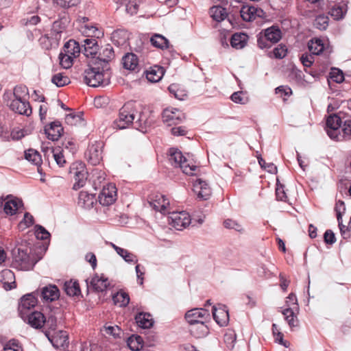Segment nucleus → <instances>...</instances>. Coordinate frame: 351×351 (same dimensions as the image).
Returning a JSON list of instances; mask_svg holds the SVG:
<instances>
[{
	"label": "nucleus",
	"mask_w": 351,
	"mask_h": 351,
	"mask_svg": "<svg viewBox=\"0 0 351 351\" xmlns=\"http://www.w3.org/2000/svg\"><path fill=\"white\" fill-rule=\"evenodd\" d=\"M12 256L13 267L23 271L32 269L42 258L34 254L32 247L26 243H21L14 247L12 251Z\"/></svg>",
	"instance_id": "nucleus-1"
},
{
	"label": "nucleus",
	"mask_w": 351,
	"mask_h": 351,
	"mask_svg": "<svg viewBox=\"0 0 351 351\" xmlns=\"http://www.w3.org/2000/svg\"><path fill=\"white\" fill-rule=\"evenodd\" d=\"M137 116L138 119L134 123L136 127H142V122L145 125L146 123L143 119V115L138 114L135 109L134 103L128 102L120 109L119 117L114 121V126L119 129H125L134 122Z\"/></svg>",
	"instance_id": "nucleus-2"
},
{
	"label": "nucleus",
	"mask_w": 351,
	"mask_h": 351,
	"mask_svg": "<svg viewBox=\"0 0 351 351\" xmlns=\"http://www.w3.org/2000/svg\"><path fill=\"white\" fill-rule=\"evenodd\" d=\"M84 79L85 83L90 86H105L110 83V73L108 69L97 66V62H90L84 71Z\"/></svg>",
	"instance_id": "nucleus-3"
},
{
	"label": "nucleus",
	"mask_w": 351,
	"mask_h": 351,
	"mask_svg": "<svg viewBox=\"0 0 351 351\" xmlns=\"http://www.w3.org/2000/svg\"><path fill=\"white\" fill-rule=\"evenodd\" d=\"M169 160L173 166L180 168L182 172L186 175L193 176L195 174L198 167L194 164L193 160L190 158L189 154L188 157H186L180 150L173 147L169 149Z\"/></svg>",
	"instance_id": "nucleus-4"
},
{
	"label": "nucleus",
	"mask_w": 351,
	"mask_h": 351,
	"mask_svg": "<svg viewBox=\"0 0 351 351\" xmlns=\"http://www.w3.org/2000/svg\"><path fill=\"white\" fill-rule=\"evenodd\" d=\"M3 99L6 105L13 112L19 114L29 116L32 114V108L27 100L12 99L11 93H5Z\"/></svg>",
	"instance_id": "nucleus-5"
},
{
	"label": "nucleus",
	"mask_w": 351,
	"mask_h": 351,
	"mask_svg": "<svg viewBox=\"0 0 351 351\" xmlns=\"http://www.w3.org/2000/svg\"><path fill=\"white\" fill-rule=\"evenodd\" d=\"M70 173L73 176L75 183L73 189L77 190L82 187L87 180V171L84 164L75 162L70 169Z\"/></svg>",
	"instance_id": "nucleus-6"
},
{
	"label": "nucleus",
	"mask_w": 351,
	"mask_h": 351,
	"mask_svg": "<svg viewBox=\"0 0 351 351\" xmlns=\"http://www.w3.org/2000/svg\"><path fill=\"white\" fill-rule=\"evenodd\" d=\"M169 223L178 230L186 228L191 223V218L186 211L172 212L170 213Z\"/></svg>",
	"instance_id": "nucleus-7"
},
{
	"label": "nucleus",
	"mask_w": 351,
	"mask_h": 351,
	"mask_svg": "<svg viewBox=\"0 0 351 351\" xmlns=\"http://www.w3.org/2000/svg\"><path fill=\"white\" fill-rule=\"evenodd\" d=\"M308 48L309 51L313 55L323 53L324 56H328L332 51L329 47L328 40L326 38H312L308 43Z\"/></svg>",
	"instance_id": "nucleus-8"
},
{
	"label": "nucleus",
	"mask_w": 351,
	"mask_h": 351,
	"mask_svg": "<svg viewBox=\"0 0 351 351\" xmlns=\"http://www.w3.org/2000/svg\"><path fill=\"white\" fill-rule=\"evenodd\" d=\"M117 188L114 184L109 183L103 186L98 196L99 203L105 206L112 204L117 199Z\"/></svg>",
	"instance_id": "nucleus-9"
},
{
	"label": "nucleus",
	"mask_w": 351,
	"mask_h": 351,
	"mask_svg": "<svg viewBox=\"0 0 351 351\" xmlns=\"http://www.w3.org/2000/svg\"><path fill=\"white\" fill-rule=\"evenodd\" d=\"M149 205L156 211L167 214L170 210L169 200L161 193L152 195L149 201Z\"/></svg>",
	"instance_id": "nucleus-10"
},
{
	"label": "nucleus",
	"mask_w": 351,
	"mask_h": 351,
	"mask_svg": "<svg viewBox=\"0 0 351 351\" xmlns=\"http://www.w3.org/2000/svg\"><path fill=\"white\" fill-rule=\"evenodd\" d=\"M208 317V311L202 308L191 309L185 314V319L190 325L205 322Z\"/></svg>",
	"instance_id": "nucleus-11"
},
{
	"label": "nucleus",
	"mask_w": 351,
	"mask_h": 351,
	"mask_svg": "<svg viewBox=\"0 0 351 351\" xmlns=\"http://www.w3.org/2000/svg\"><path fill=\"white\" fill-rule=\"evenodd\" d=\"M341 120L337 114L330 115L326 120V132L330 138L341 141L339 130L341 128Z\"/></svg>",
	"instance_id": "nucleus-12"
},
{
	"label": "nucleus",
	"mask_w": 351,
	"mask_h": 351,
	"mask_svg": "<svg viewBox=\"0 0 351 351\" xmlns=\"http://www.w3.org/2000/svg\"><path fill=\"white\" fill-rule=\"evenodd\" d=\"M103 143L95 142L90 144L86 152V157L93 165H98L102 159Z\"/></svg>",
	"instance_id": "nucleus-13"
},
{
	"label": "nucleus",
	"mask_w": 351,
	"mask_h": 351,
	"mask_svg": "<svg viewBox=\"0 0 351 351\" xmlns=\"http://www.w3.org/2000/svg\"><path fill=\"white\" fill-rule=\"evenodd\" d=\"M184 119V114L177 108H167L163 110L162 120L169 125L178 124Z\"/></svg>",
	"instance_id": "nucleus-14"
},
{
	"label": "nucleus",
	"mask_w": 351,
	"mask_h": 351,
	"mask_svg": "<svg viewBox=\"0 0 351 351\" xmlns=\"http://www.w3.org/2000/svg\"><path fill=\"white\" fill-rule=\"evenodd\" d=\"M213 316L215 321L220 326H225L229 322V314L227 307L222 304L213 307Z\"/></svg>",
	"instance_id": "nucleus-15"
},
{
	"label": "nucleus",
	"mask_w": 351,
	"mask_h": 351,
	"mask_svg": "<svg viewBox=\"0 0 351 351\" xmlns=\"http://www.w3.org/2000/svg\"><path fill=\"white\" fill-rule=\"evenodd\" d=\"M45 335L53 346L56 348L66 346L69 344L68 334L66 331L60 330L53 335L49 331H45Z\"/></svg>",
	"instance_id": "nucleus-16"
},
{
	"label": "nucleus",
	"mask_w": 351,
	"mask_h": 351,
	"mask_svg": "<svg viewBox=\"0 0 351 351\" xmlns=\"http://www.w3.org/2000/svg\"><path fill=\"white\" fill-rule=\"evenodd\" d=\"M240 14L244 21H252L258 17H263L264 12L261 8L254 6L243 5L241 9Z\"/></svg>",
	"instance_id": "nucleus-17"
},
{
	"label": "nucleus",
	"mask_w": 351,
	"mask_h": 351,
	"mask_svg": "<svg viewBox=\"0 0 351 351\" xmlns=\"http://www.w3.org/2000/svg\"><path fill=\"white\" fill-rule=\"evenodd\" d=\"M193 191L199 199L206 200L211 195V189L208 183L202 179H197L193 183Z\"/></svg>",
	"instance_id": "nucleus-18"
},
{
	"label": "nucleus",
	"mask_w": 351,
	"mask_h": 351,
	"mask_svg": "<svg viewBox=\"0 0 351 351\" xmlns=\"http://www.w3.org/2000/svg\"><path fill=\"white\" fill-rule=\"evenodd\" d=\"M37 302L36 298L32 293L27 294L21 299L19 311L22 318H24L28 310L36 306Z\"/></svg>",
	"instance_id": "nucleus-19"
},
{
	"label": "nucleus",
	"mask_w": 351,
	"mask_h": 351,
	"mask_svg": "<svg viewBox=\"0 0 351 351\" xmlns=\"http://www.w3.org/2000/svg\"><path fill=\"white\" fill-rule=\"evenodd\" d=\"M82 53L87 58H95L99 51V45L95 38H86L83 41Z\"/></svg>",
	"instance_id": "nucleus-20"
},
{
	"label": "nucleus",
	"mask_w": 351,
	"mask_h": 351,
	"mask_svg": "<svg viewBox=\"0 0 351 351\" xmlns=\"http://www.w3.org/2000/svg\"><path fill=\"white\" fill-rule=\"evenodd\" d=\"M23 319L34 328H41L45 321V317L39 311H34L29 315L26 314Z\"/></svg>",
	"instance_id": "nucleus-21"
},
{
	"label": "nucleus",
	"mask_w": 351,
	"mask_h": 351,
	"mask_svg": "<svg viewBox=\"0 0 351 351\" xmlns=\"http://www.w3.org/2000/svg\"><path fill=\"white\" fill-rule=\"evenodd\" d=\"M41 297L45 302H53L59 298L60 291L56 285H49L42 289Z\"/></svg>",
	"instance_id": "nucleus-22"
},
{
	"label": "nucleus",
	"mask_w": 351,
	"mask_h": 351,
	"mask_svg": "<svg viewBox=\"0 0 351 351\" xmlns=\"http://www.w3.org/2000/svg\"><path fill=\"white\" fill-rule=\"evenodd\" d=\"M0 281L7 291L16 287L15 276L10 269H4L1 272Z\"/></svg>",
	"instance_id": "nucleus-23"
},
{
	"label": "nucleus",
	"mask_w": 351,
	"mask_h": 351,
	"mask_svg": "<svg viewBox=\"0 0 351 351\" xmlns=\"http://www.w3.org/2000/svg\"><path fill=\"white\" fill-rule=\"evenodd\" d=\"M108 244L111 246L115 250L117 254H119L126 263L130 264L137 263L138 258L134 254L130 252L126 249L116 245L112 242H109Z\"/></svg>",
	"instance_id": "nucleus-24"
},
{
	"label": "nucleus",
	"mask_w": 351,
	"mask_h": 351,
	"mask_svg": "<svg viewBox=\"0 0 351 351\" xmlns=\"http://www.w3.org/2000/svg\"><path fill=\"white\" fill-rule=\"evenodd\" d=\"M45 134L49 140L58 141L61 136L63 128L58 121L52 122L49 128L45 129Z\"/></svg>",
	"instance_id": "nucleus-25"
},
{
	"label": "nucleus",
	"mask_w": 351,
	"mask_h": 351,
	"mask_svg": "<svg viewBox=\"0 0 351 351\" xmlns=\"http://www.w3.org/2000/svg\"><path fill=\"white\" fill-rule=\"evenodd\" d=\"M123 66L125 69L136 71L138 68V58L133 53L125 54L122 58Z\"/></svg>",
	"instance_id": "nucleus-26"
},
{
	"label": "nucleus",
	"mask_w": 351,
	"mask_h": 351,
	"mask_svg": "<svg viewBox=\"0 0 351 351\" xmlns=\"http://www.w3.org/2000/svg\"><path fill=\"white\" fill-rule=\"evenodd\" d=\"M90 283L93 289L97 291H104L110 286L108 279L103 275H95L92 278Z\"/></svg>",
	"instance_id": "nucleus-27"
},
{
	"label": "nucleus",
	"mask_w": 351,
	"mask_h": 351,
	"mask_svg": "<svg viewBox=\"0 0 351 351\" xmlns=\"http://www.w3.org/2000/svg\"><path fill=\"white\" fill-rule=\"evenodd\" d=\"M264 34L265 39L271 44L278 43L281 37V31L277 26H271L265 29Z\"/></svg>",
	"instance_id": "nucleus-28"
},
{
	"label": "nucleus",
	"mask_w": 351,
	"mask_h": 351,
	"mask_svg": "<svg viewBox=\"0 0 351 351\" xmlns=\"http://www.w3.org/2000/svg\"><path fill=\"white\" fill-rule=\"evenodd\" d=\"M95 199L93 195L82 191L79 193L77 204L84 208L89 209L93 207Z\"/></svg>",
	"instance_id": "nucleus-29"
},
{
	"label": "nucleus",
	"mask_w": 351,
	"mask_h": 351,
	"mask_svg": "<svg viewBox=\"0 0 351 351\" xmlns=\"http://www.w3.org/2000/svg\"><path fill=\"white\" fill-rule=\"evenodd\" d=\"M81 31L86 37H90V38H99L104 35L102 31L92 23L82 25Z\"/></svg>",
	"instance_id": "nucleus-30"
},
{
	"label": "nucleus",
	"mask_w": 351,
	"mask_h": 351,
	"mask_svg": "<svg viewBox=\"0 0 351 351\" xmlns=\"http://www.w3.org/2000/svg\"><path fill=\"white\" fill-rule=\"evenodd\" d=\"M247 40L248 36L246 34L236 33L232 36L230 44L233 48L240 49L246 45Z\"/></svg>",
	"instance_id": "nucleus-31"
},
{
	"label": "nucleus",
	"mask_w": 351,
	"mask_h": 351,
	"mask_svg": "<svg viewBox=\"0 0 351 351\" xmlns=\"http://www.w3.org/2000/svg\"><path fill=\"white\" fill-rule=\"evenodd\" d=\"M299 309L293 308H285L281 312L285 316V319L287 324L291 328H293L298 326V320L297 318V314Z\"/></svg>",
	"instance_id": "nucleus-32"
},
{
	"label": "nucleus",
	"mask_w": 351,
	"mask_h": 351,
	"mask_svg": "<svg viewBox=\"0 0 351 351\" xmlns=\"http://www.w3.org/2000/svg\"><path fill=\"white\" fill-rule=\"evenodd\" d=\"M164 75V70L162 67L154 66L146 71V77L151 82H158Z\"/></svg>",
	"instance_id": "nucleus-33"
},
{
	"label": "nucleus",
	"mask_w": 351,
	"mask_h": 351,
	"mask_svg": "<svg viewBox=\"0 0 351 351\" xmlns=\"http://www.w3.org/2000/svg\"><path fill=\"white\" fill-rule=\"evenodd\" d=\"M22 201L18 198L11 199L5 202L3 205L4 212L12 215L16 213V210L22 206Z\"/></svg>",
	"instance_id": "nucleus-34"
},
{
	"label": "nucleus",
	"mask_w": 351,
	"mask_h": 351,
	"mask_svg": "<svg viewBox=\"0 0 351 351\" xmlns=\"http://www.w3.org/2000/svg\"><path fill=\"white\" fill-rule=\"evenodd\" d=\"M62 51L74 58L80 54L82 51V49L77 42L73 40H70L65 43Z\"/></svg>",
	"instance_id": "nucleus-35"
},
{
	"label": "nucleus",
	"mask_w": 351,
	"mask_h": 351,
	"mask_svg": "<svg viewBox=\"0 0 351 351\" xmlns=\"http://www.w3.org/2000/svg\"><path fill=\"white\" fill-rule=\"evenodd\" d=\"M152 45L160 49H166L169 47V42L167 38L161 34H155L150 38Z\"/></svg>",
	"instance_id": "nucleus-36"
},
{
	"label": "nucleus",
	"mask_w": 351,
	"mask_h": 351,
	"mask_svg": "<svg viewBox=\"0 0 351 351\" xmlns=\"http://www.w3.org/2000/svg\"><path fill=\"white\" fill-rule=\"evenodd\" d=\"M137 324L143 328H149L153 325L152 316L149 313H140L135 317Z\"/></svg>",
	"instance_id": "nucleus-37"
},
{
	"label": "nucleus",
	"mask_w": 351,
	"mask_h": 351,
	"mask_svg": "<svg viewBox=\"0 0 351 351\" xmlns=\"http://www.w3.org/2000/svg\"><path fill=\"white\" fill-rule=\"evenodd\" d=\"M190 329L191 333L196 338H202L207 335L208 333V328L205 324V322L191 325Z\"/></svg>",
	"instance_id": "nucleus-38"
},
{
	"label": "nucleus",
	"mask_w": 351,
	"mask_h": 351,
	"mask_svg": "<svg viewBox=\"0 0 351 351\" xmlns=\"http://www.w3.org/2000/svg\"><path fill=\"white\" fill-rule=\"evenodd\" d=\"M127 343L130 350L139 351L143 348L144 341L141 336L133 335L128 339Z\"/></svg>",
	"instance_id": "nucleus-39"
},
{
	"label": "nucleus",
	"mask_w": 351,
	"mask_h": 351,
	"mask_svg": "<svg viewBox=\"0 0 351 351\" xmlns=\"http://www.w3.org/2000/svg\"><path fill=\"white\" fill-rule=\"evenodd\" d=\"M341 5H335L330 11L331 16L335 20L341 19L347 12V0L342 1Z\"/></svg>",
	"instance_id": "nucleus-40"
},
{
	"label": "nucleus",
	"mask_w": 351,
	"mask_h": 351,
	"mask_svg": "<svg viewBox=\"0 0 351 351\" xmlns=\"http://www.w3.org/2000/svg\"><path fill=\"white\" fill-rule=\"evenodd\" d=\"M25 158L32 164L38 167L42 163L40 154L34 149H29L25 152Z\"/></svg>",
	"instance_id": "nucleus-41"
},
{
	"label": "nucleus",
	"mask_w": 351,
	"mask_h": 351,
	"mask_svg": "<svg viewBox=\"0 0 351 351\" xmlns=\"http://www.w3.org/2000/svg\"><path fill=\"white\" fill-rule=\"evenodd\" d=\"M210 14L215 21L220 22L226 18L227 12L221 6H213L210 10Z\"/></svg>",
	"instance_id": "nucleus-42"
},
{
	"label": "nucleus",
	"mask_w": 351,
	"mask_h": 351,
	"mask_svg": "<svg viewBox=\"0 0 351 351\" xmlns=\"http://www.w3.org/2000/svg\"><path fill=\"white\" fill-rule=\"evenodd\" d=\"M12 98L28 101L29 92L27 87L24 85L16 86L13 90Z\"/></svg>",
	"instance_id": "nucleus-43"
},
{
	"label": "nucleus",
	"mask_w": 351,
	"mask_h": 351,
	"mask_svg": "<svg viewBox=\"0 0 351 351\" xmlns=\"http://www.w3.org/2000/svg\"><path fill=\"white\" fill-rule=\"evenodd\" d=\"M64 291L69 296L78 295L80 293V289L77 281L70 280L64 283Z\"/></svg>",
	"instance_id": "nucleus-44"
},
{
	"label": "nucleus",
	"mask_w": 351,
	"mask_h": 351,
	"mask_svg": "<svg viewBox=\"0 0 351 351\" xmlns=\"http://www.w3.org/2000/svg\"><path fill=\"white\" fill-rule=\"evenodd\" d=\"M112 300L116 305L126 306L129 304L130 297L127 293L121 291L112 296Z\"/></svg>",
	"instance_id": "nucleus-45"
},
{
	"label": "nucleus",
	"mask_w": 351,
	"mask_h": 351,
	"mask_svg": "<svg viewBox=\"0 0 351 351\" xmlns=\"http://www.w3.org/2000/svg\"><path fill=\"white\" fill-rule=\"evenodd\" d=\"M114 58V51L111 46H106L103 50L102 52L99 53L95 61L98 60L104 64H106L111 59Z\"/></svg>",
	"instance_id": "nucleus-46"
},
{
	"label": "nucleus",
	"mask_w": 351,
	"mask_h": 351,
	"mask_svg": "<svg viewBox=\"0 0 351 351\" xmlns=\"http://www.w3.org/2000/svg\"><path fill=\"white\" fill-rule=\"evenodd\" d=\"M101 331L104 332L105 335L112 336L114 338H119L121 334V329L117 325H108L106 324L104 326Z\"/></svg>",
	"instance_id": "nucleus-47"
},
{
	"label": "nucleus",
	"mask_w": 351,
	"mask_h": 351,
	"mask_svg": "<svg viewBox=\"0 0 351 351\" xmlns=\"http://www.w3.org/2000/svg\"><path fill=\"white\" fill-rule=\"evenodd\" d=\"M168 89L170 93L179 100H184L187 95L185 90L180 88L178 85L175 84H171Z\"/></svg>",
	"instance_id": "nucleus-48"
},
{
	"label": "nucleus",
	"mask_w": 351,
	"mask_h": 351,
	"mask_svg": "<svg viewBox=\"0 0 351 351\" xmlns=\"http://www.w3.org/2000/svg\"><path fill=\"white\" fill-rule=\"evenodd\" d=\"M60 64L64 69H69L73 65V58L62 51L59 55Z\"/></svg>",
	"instance_id": "nucleus-49"
},
{
	"label": "nucleus",
	"mask_w": 351,
	"mask_h": 351,
	"mask_svg": "<svg viewBox=\"0 0 351 351\" xmlns=\"http://www.w3.org/2000/svg\"><path fill=\"white\" fill-rule=\"evenodd\" d=\"M51 82L57 86L62 87L69 84L70 80L66 75L59 73L52 77Z\"/></svg>",
	"instance_id": "nucleus-50"
},
{
	"label": "nucleus",
	"mask_w": 351,
	"mask_h": 351,
	"mask_svg": "<svg viewBox=\"0 0 351 351\" xmlns=\"http://www.w3.org/2000/svg\"><path fill=\"white\" fill-rule=\"evenodd\" d=\"M328 25V17L325 15L317 16L314 21V26L320 29L324 30Z\"/></svg>",
	"instance_id": "nucleus-51"
},
{
	"label": "nucleus",
	"mask_w": 351,
	"mask_h": 351,
	"mask_svg": "<svg viewBox=\"0 0 351 351\" xmlns=\"http://www.w3.org/2000/svg\"><path fill=\"white\" fill-rule=\"evenodd\" d=\"M50 157L53 158L55 160V161L59 167H63L64 165L66 163L64 156H63L60 147L55 148L54 152L51 154Z\"/></svg>",
	"instance_id": "nucleus-52"
},
{
	"label": "nucleus",
	"mask_w": 351,
	"mask_h": 351,
	"mask_svg": "<svg viewBox=\"0 0 351 351\" xmlns=\"http://www.w3.org/2000/svg\"><path fill=\"white\" fill-rule=\"evenodd\" d=\"M285 308L299 309L298 300L295 294L290 293L286 298Z\"/></svg>",
	"instance_id": "nucleus-53"
},
{
	"label": "nucleus",
	"mask_w": 351,
	"mask_h": 351,
	"mask_svg": "<svg viewBox=\"0 0 351 351\" xmlns=\"http://www.w3.org/2000/svg\"><path fill=\"white\" fill-rule=\"evenodd\" d=\"M341 130L343 134H340V129L339 130V134L341 136V141L343 138H349L351 136V120H346L342 126Z\"/></svg>",
	"instance_id": "nucleus-54"
},
{
	"label": "nucleus",
	"mask_w": 351,
	"mask_h": 351,
	"mask_svg": "<svg viewBox=\"0 0 351 351\" xmlns=\"http://www.w3.org/2000/svg\"><path fill=\"white\" fill-rule=\"evenodd\" d=\"M66 122L69 125L80 124L83 121L82 114H69L65 117Z\"/></svg>",
	"instance_id": "nucleus-55"
},
{
	"label": "nucleus",
	"mask_w": 351,
	"mask_h": 351,
	"mask_svg": "<svg viewBox=\"0 0 351 351\" xmlns=\"http://www.w3.org/2000/svg\"><path fill=\"white\" fill-rule=\"evenodd\" d=\"M223 225L225 228L228 229H233L238 232H241L243 230L242 226L238 223L237 221L227 219L223 221Z\"/></svg>",
	"instance_id": "nucleus-56"
},
{
	"label": "nucleus",
	"mask_w": 351,
	"mask_h": 351,
	"mask_svg": "<svg viewBox=\"0 0 351 351\" xmlns=\"http://www.w3.org/2000/svg\"><path fill=\"white\" fill-rule=\"evenodd\" d=\"M4 350L23 351L21 346L16 339H11L8 341L3 347Z\"/></svg>",
	"instance_id": "nucleus-57"
},
{
	"label": "nucleus",
	"mask_w": 351,
	"mask_h": 351,
	"mask_svg": "<svg viewBox=\"0 0 351 351\" xmlns=\"http://www.w3.org/2000/svg\"><path fill=\"white\" fill-rule=\"evenodd\" d=\"M35 235L37 239L45 240L49 237L50 234L49 232L41 226H36L35 227Z\"/></svg>",
	"instance_id": "nucleus-58"
},
{
	"label": "nucleus",
	"mask_w": 351,
	"mask_h": 351,
	"mask_svg": "<svg viewBox=\"0 0 351 351\" xmlns=\"http://www.w3.org/2000/svg\"><path fill=\"white\" fill-rule=\"evenodd\" d=\"M34 223V217L29 213H26L24 215L23 219L19 223V228L21 229H25L30 226H32Z\"/></svg>",
	"instance_id": "nucleus-59"
},
{
	"label": "nucleus",
	"mask_w": 351,
	"mask_h": 351,
	"mask_svg": "<svg viewBox=\"0 0 351 351\" xmlns=\"http://www.w3.org/2000/svg\"><path fill=\"white\" fill-rule=\"evenodd\" d=\"M112 38L114 41H117L118 45H122L126 40V33L121 30L115 31L112 33Z\"/></svg>",
	"instance_id": "nucleus-60"
},
{
	"label": "nucleus",
	"mask_w": 351,
	"mask_h": 351,
	"mask_svg": "<svg viewBox=\"0 0 351 351\" xmlns=\"http://www.w3.org/2000/svg\"><path fill=\"white\" fill-rule=\"evenodd\" d=\"M330 78L337 83H341L344 80V76L341 71L338 69H333L330 72Z\"/></svg>",
	"instance_id": "nucleus-61"
},
{
	"label": "nucleus",
	"mask_w": 351,
	"mask_h": 351,
	"mask_svg": "<svg viewBox=\"0 0 351 351\" xmlns=\"http://www.w3.org/2000/svg\"><path fill=\"white\" fill-rule=\"evenodd\" d=\"M49 329L55 330L57 327V317L51 315L47 318L45 317V324Z\"/></svg>",
	"instance_id": "nucleus-62"
},
{
	"label": "nucleus",
	"mask_w": 351,
	"mask_h": 351,
	"mask_svg": "<svg viewBox=\"0 0 351 351\" xmlns=\"http://www.w3.org/2000/svg\"><path fill=\"white\" fill-rule=\"evenodd\" d=\"M243 95L242 91H238L234 93L230 98L232 101L237 104H245L247 102V99L242 97Z\"/></svg>",
	"instance_id": "nucleus-63"
},
{
	"label": "nucleus",
	"mask_w": 351,
	"mask_h": 351,
	"mask_svg": "<svg viewBox=\"0 0 351 351\" xmlns=\"http://www.w3.org/2000/svg\"><path fill=\"white\" fill-rule=\"evenodd\" d=\"M41 150L45 156L49 158L51 154L54 152L55 149L52 147L50 143H43L41 145Z\"/></svg>",
	"instance_id": "nucleus-64"
}]
</instances>
